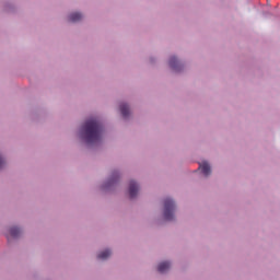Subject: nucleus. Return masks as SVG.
Listing matches in <instances>:
<instances>
[{"instance_id":"obj_1","label":"nucleus","mask_w":280,"mask_h":280,"mask_svg":"<svg viewBox=\"0 0 280 280\" xmlns=\"http://www.w3.org/2000/svg\"><path fill=\"white\" fill-rule=\"evenodd\" d=\"M82 135L88 144L97 143L102 139L103 126L97 118H90L83 125Z\"/></svg>"},{"instance_id":"obj_2","label":"nucleus","mask_w":280,"mask_h":280,"mask_svg":"<svg viewBox=\"0 0 280 280\" xmlns=\"http://www.w3.org/2000/svg\"><path fill=\"white\" fill-rule=\"evenodd\" d=\"M175 203L173 199H164V220H174Z\"/></svg>"},{"instance_id":"obj_3","label":"nucleus","mask_w":280,"mask_h":280,"mask_svg":"<svg viewBox=\"0 0 280 280\" xmlns=\"http://www.w3.org/2000/svg\"><path fill=\"white\" fill-rule=\"evenodd\" d=\"M138 192H139L138 183L136 180H130V186H129L130 198L131 199L136 198Z\"/></svg>"},{"instance_id":"obj_4","label":"nucleus","mask_w":280,"mask_h":280,"mask_svg":"<svg viewBox=\"0 0 280 280\" xmlns=\"http://www.w3.org/2000/svg\"><path fill=\"white\" fill-rule=\"evenodd\" d=\"M168 66L171 67V69H173L177 72L180 71V69H182V65L178 62V60L175 56L171 57V60H168Z\"/></svg>"},{"instance_id":"obj_5","label":"nucleus","mask_w":280,"mask_h":280,"mask_svg":"<svg viewBox=\"0 0 280 280\" xmlns=\"http://www.w3.org/2000/svg\"><path fill=\"white\" fill-rule=\"evenodd\" d=\"M199 171L203 173V176H209L211 174V167L208 162L199 164Z\"/></svg>"},{"instance_id":"obj_6","label":"nucleus","mask_w":280,"mask_h":280,"mask_svg":"<svg viewBox=\"0 0 280 280\" xmlns=\"http://www.w3.org/2000/svg\"><path fill=\"white\" fill-rule=\"evenodd\" d=\"M83 15L82 13L80 12H74V13H71L70 16H69V21L71 23H78L82 20Z\"/></svg>"},{"instance_id":"obj_7","label":"nucleus","mask_w":280,"mask_h":280,"mask_svg":"<svg viewBox=\"0 0 280 280\" xmlns=\"http://www.w3.org/2000/svg\"><path fill=\"white\" fill-rule=\"evenodd\" d=\"M171 268V262H160L158 265V272L164 273Z\"/></svg>"},{"instance_id":"obj_8","label":"nucleus","mask_w":280,"mask_h":280,"mask_svg":"<svg viewBox=\"0 0 280 280\" xmlns=\"http://www.w3.org/2000/svg\"><path fill=\"white\" fill-rule=\"evenodd\" d=\"M120 112H121V115L124 118H128L129 114H130V109H129V106L125 103H122L120 105Z\"/></svg>"},{"instance_id":"obj_9","label":"nucleus","mask_w":280,"mask_h":280,"mask_svg":"<svg viewBox=\"0 0 280 280\" xmlns=\"http://www.w3.org/2000/svg\"><path fill=\"white\" fill-rule=\"evenodd\" d=\"M112 255L110 249H105V252H101V254H98L97 258L105 260L107 259L109 256Z\"/></svg>"},{"instance_id":"obj_10","label":"nucleus","mask_w":280,"mask_h":280,"mask_svg":"<svg viewBox=\"0 0 280 280\" xmlns=\"http://www.w3.org/2000/svg\"><path fill=\"white\" fill-rule=\"evenodd\" d=\"M20 234H21L20 228H11L10 229L11 237L16 238V237H19Z\"/></svg>"},{"instance_id":"obj_11","label":"nucleus","mask_w":280,"mask_h":280,"mask_svg":"<svg viewBox=\"0 0 280 280\" xmlns=\"http://www.w3.org/2000/svg\"><path fill=\"white\" fill-rule=\"evenodd\" d=\"M5 162L2 159V156L0 155V170L4 166Z\"/></svg>"}]
</instances>
